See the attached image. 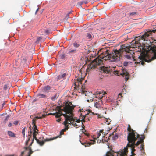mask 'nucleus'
<instances>
[{"label": "nucleus", "instance_id": "obj_1", "mask_svg": "<svg viewBox=\"0 0 156 156\" xmlns=\"http://www.w3.org/2000/svg\"><path fill=\"white\" fill-rule=\"evenodd\" d=\"M108 50H106L105 53H103L100 55L98 58H96L93 61L89 64L86 70V73L92 69H94L97 67L98 66L104 64V61L109 60L110 62H114L118 61L120 59V57L123 56L128 59H133L134 56L133 51L130 50L129 47L125 45H122L120 48L118 50H114L111 54H109Z\"/></svg>", "mask_w": 156, "mask_h": 156}, {"label": "nucleus", "instance_id": "obj_2", "mask_svg": "<svg viewBox=\"0 0 156 156\" xmlns=\"http://www.w3.org/2000/svg\"><path fill=\"white\" fill-rule=\"evenodd\" d=\"M156 32V29L145 32L141 36H139L136 37L134 40H133L130 43L129 47V48H138V51L141 52L138 57L139 59L140 60V62H135V63L140 64V63L141 62V64L144 65L145 64L144 62H150L151 61L156 59V46H154L151 48L150 50H152L153 53V56L151 59H147V58H148V56L145 51V49L142 46H141L140 43V40L147 41L148 37L151 35L152 32L155 33Z\"/></svg>", "mask_w": 156, "mask_h": 156}, {"label": "nucleus", "instance_id": "obj_3", "mask_svg": "<svg viewBox=\"0 0 156 156\" xmlns=\"http://www.w3.org/2000/svg\"><path fill=\"white\" fill-rule=\"evenodd\" d=\"M75 107V106L72 105L71 102H67L63 109L59 107L58 112L54 113L53 115H55V116L56 118H58L61 115H63L65 119V121L64 122V124L65 125H67V124H71L72 122H71L74 121V119L72 116H69L67 115H66V114L72 115L73 111Z\"/></svg>", "mask_w": 156, "mask_h": 156}, {"label": "nucleus", "instance_id": "obj_4", "mask_svg": "<svg viewBox=\"0 0 156 156\" xmlns=\"http://www.w3.org/2000/svg\"><path fill=\"white\" fill-rule=\"evenodd\" d=\"M127 130L129 133H128L127 139L128 141L131 142L133 140H134L136 138H138L140 136L139 134L131 128L130 126L128 124L127 128Z\"/></svg>", "mask_w": 156, "mask_h": 156}, {"label": "nucleus", "instance_id": "obj_5", "mask_svg": "<svg viewBox=\"0 0 156 156\" xmlns=\"http://www.w3.org/2000/svg\"><path fill=\"white\" fill-rule=\"evenodd\" d=\"M83 80V79L78 77L77 79V81L75 83V87L77 90L80 89L81 92L83 94L85 92H86V90L85 86L82 85V81Z\"/></svg>", "mask_w": 156, "mask_h": 156}, {"label": "nucleus", "instance_id": "obj_6", "mask_svg": "<svg viewBox=\"0 0 156 156\" xmlns=\"http://www.w3.org/2000/svg\"><path fill=\"white\" fill-rule=\"evenodd\" d=\"M114 73L115 74H117L118 76L122 75L123 77L125 76L126 81H127L129 78V74L127 71L126 69H124L121 72L118 71H115Z\"/></svg>", "mask_w": 156, "mask_h": 156}, {"label": "nucleus", "instance_id": "obj_7", "mask_svg": "<svg viewBox=\"0 0 156 156\" xmlns=\"http://www.w3.org/2000/svg\"><path fill=\"white\" fill-rule=\"evenodd\" d=\"M137 139V138H136L135 140H133V141H132L131 142L128 141V143L126 146L127 147H131V153L133 155H135V154L133 152L135 151V149H134L135 146H137L135 142Z\"/></svg>", "mask_w": 156, "mask_h": 156}, {"label": "nucleus", "instance_id": "obj_8", "mask_svg": "<svg viewBox=\"0 0 156 156\" xmlns=\"http://www.w3.org/2000/svg\"><path fill=\"white\" fill-rule=\"evenodd\" d=\"M58 136H57L56 137H54L53 138H51L49 139L46 138L45 139H44V141H41L39 140L38 139L36 138V140L37 143H38L40 146H43L45 142L49 141L51 140H52L54 139H56L58 138Z\"/></svg>", "mask_w": 156, "mask_h": 156}, {"label": "nucleus", "instance_id": "obj_9", "mask_svg": "<svg viewBox=\"0 0 156 156\" xmlns=\"http://www.w3.org/2000/svg\"><path fill=\"white\" fill-rule=\"evenodd\" d=\"M139 138L140 140L137 142L136 143V145L137 146H138L140 144H141L140 145V148L141 150H142L143 149V147L144 146V141L143 140L145 139V137L144 135H142L141 137H139Z\"/></svg>", "mask_w": 156, "mask_h": 156}, {"label": "nucleus", "instance_id": "obj_10", "mask_svg": "<svg viewBox=\"0 0 156 156\" xmlns=\"http://www.w3.org/2000/svg\"><path fill=\"white\" fill-rule=\"evenodd\" d=\"M101 69L104 72L108 73L111 71L112 69L109 66H103L100 67Z\"/></svg>", "mask_w": 156, "mask_h": 156}, {"label": "nucleus", "instance_id": "obj_11", "mask_svg": "<svg viewBox=\"0 0 156 156\" xmlns=\"http://www.w3.org/2000/svg\"><path fill=\"white\" fill-rule=\"evenodd\" d=\"M86 96H87V101L88 102H92L93 101L94 95L92 93H89Z\"/></svg>", "mask_w": 156, "mask_h": 156}, {"label": "nucleus", "instance_id": "obj_12", "mask_svg": "<svg viewBox=\"0 0 156 156\" xmlns=\"http://www.w3.org/2000/svg\"><path fill=\"white\" fill-rule=\"evenodd\" d=\"M32 129H33V139H35L36 140V139L37 138H36V135L37 134H38V130L37 129V127H36V126H35V127L34 128H32Z\"/></svg>", "mask_w": 156, "mask_h": 156}, {"label": "nucleus", "instance_id": "obj_13", "mask_svg": "<svg viewBox=\"0 0 156 156\" xmlns=\"http://www.w3.org/2000/svg\"><path fill=\"white\" fill-rule=\"evenodd\" d=\"M21 59L20 58H18L15 61V65L14 64V67L16 68H18L21 65Z\"/></svg>", "mask_w": 156, "mask_h": 156}, {"label": "nucleus", "instance_id": "obj_14", "mask_svg": "<svg viewBox=\"0 0 156 156\" xmlns=\"http://www.w3.org/2000/svg\"><path fill=\"white\" fill-rule=\"evenodd\" d=\"M66 73L61 74L60 75H59L58 76L57 80L59 81L61 80H64L66 78Z\"/></svg>", "mask_w": 156, "mask_h": 156}, {"label": "nucleus", "instance_id": "obj_15", "mask_svg": "<svg viewBox=\"0 0 156 156\" xmlns=\"http://www.w3.org/2000/svg\"><path fill=\"white\" fill-rule=\"evenodd\" d=\"M89 114V113H87L86 114V115L85 116H83L82 114H81L80 115V118L81 119V117H82V118H81L82 120H81L80 119L77 120L76 121V122L77 123H79L81 121L83 122H85V119L86 118V117L87 115H88Z\"/></svg>", "mask_w": 156, "mask_h": 156}, {"label": "nucleus", "instance_id": "obj_16", "mask_svg": "<svg viewBox=\"0 0 156 156\" xmlns=\"http://www.w3.org/2000/svg\"><path fill=\"white\" fill-rule=\"evenodd\" d=\"M102 104V102L101 101H98V102H97L94 104V106L97 108L98 109L100 108Z\"/></svg>", "mask_w": 156, "mask_h": 156}, {"label": "nucleus", "instance_id": "obj_17", "mask_svg": "<svg viewBox=\"0 0 156 156\" xmlns=\"http://www.w3.org/2000/svg\"><path fill=\"white\" fill-rule=\"evenodd\" d=\"M51 88V87L47 85L44 87L43 90L46 93H48L49 92Z\"/></svg>", "mask_w": 156, "mask_h": 156}, {"label": "nucleus", "instance_id": "obj_18", "mask_svg": "<svg viewBox=\"0 0 156 156\" xmlns=\"http://www.w3.org/2000/svg\"><path fill=\"white\" fill-rule=\"evenodd\" d=\"M25 149L26 150H27V149H28L29 150V151L28 153V156H30L31 154H32L33 152V151L32 150L31 147H25Z\"/></svg>", "mask_w": 156, "mask_h": 156}, {"label": "nucleus", "instance_id": "obj_19", "mask_svg": "<svg viewBox=\"0 0 156 156\" xmlns=\"http://www.w3.org/2000/svg\"><path fill=\"white\" fill-rule=\"evenodd\" d=\"M32 129H31L30 131V134H29L28 135V140L26 142V145H27L29 141H30V138L31 136V135L32 134Z\"/></svg>", "mask_w": 156, "mask_h": 156}, {"label": "nucleus", "instance_id": "obj_20", "mask_svg": "<svg viewBox=\"0 0 156 156\" xmlns=\"http://www.w3.org/2000/svg\"><path fill=\"white\" fill-rule=\"evenodd\" d=\"M138 14V12L136 11L134 12H130L129 13V15L131 16H133Z\"/></svg>", "mask_w": 156, "mask_h": 156}, {"label": "nucleus", "instance_id": "obj_21", "mask_svg": "<svg viewBox=\"0 0 156 156\" xmlns=\"http://www.w3.org/2000/svg\"><path fill=\"white\" fill-rule=\"evenodd\" d=\"M86 37L88 39L90 40H91L93 37V36L91 33H87L86 36Z\"/></svg>", "mask_w": 156, "mask_h": 156}, {"label": "nucleus", "instance_id": "obj_22", "mask_svg": "<svg viewBox=\"0 0 156 156\" xmlns=\"http://www.w3.org/2000/svg\"><path fill=\"white\" fill-rule=\"evenodd\" d=\"M81 144L82 145H84L85 147L89 146L92 144L91 143H88L87 142L81 143Z\"/></svg>", "mask_w": 156, "mask_h": 156}, {"label": "nucleus", "instance_id": "obj_23", "mask_svg": "<svg viewBox=\"0 0 156 156\" xmlns=\"http://www.w3.org/2000/svg\"><path fill=\"white\" fill-rule=\"evenodd\" d=\"M77 52L76 49H74L71 50L68 52V53L70 55H72V54H75Z\"/></svg>", "mask_w": 156, "mask_h": 156}, {"label": "nucleus", "instance_id": "obj_24", "mask_svg": "<svg viewBox=\"0 0 156 156\" xmlns=\"http://www.w3.org/2000/svg\"><path fill=\"white\" fill-rule=\"evenodd\" d=\"M110 137H112L113 140H115L118 138V135L116 134L114 135V134H112V135H111Z\"/></svg>", "mask_w": 156, "mask_h": 156}, {"label": "nucleus", "instance_id": "obj_25", "mask_svg": "<svg viewBox=\"0 0 156 156\" xmlns=\"http://www.w3.org/2000/svg\"><path fill=\"white\" fill-rule=\"evenodd\" d=\"M36 119L34 118L32 121V124L33 125L32 128H34V127H35V126H36V127H37V126L36 125Z\"/></svg>", "mask_w": 156, "mask_h": 156}, {"label": "nucleus", "instance_id": "obj_26", "mask_svg": "<svg viewBox=\"0 0 156 156\" xmlns=\"http://www.w3.org/2000/svg\"><path fill=\"white\" fill-rule=\"evenodd\" d=\"M38 96L39 98H45L46 97V95H45L41 94H38Z\"/></svg>", "mask_w": 156, "mask_h": 156}, {"label": "nucleus", "instance_id": "obj_27", "mask_svg": "<svg viewBox=\"0 0 156 156\" xmlns=\"http://www.w3.org/2000/svg\"><path fill=\"white\" fill-rule=\"evenodd\" d=\"M57 98V96L56 94H55V95H54V96H53V97H52L51 98V100L53 101H55V100Z\"/></svg>", "mask_w": 156, "mask_h": 156}, {"label": "nucleus", "instance_id": "obj_28", "mask_svg": "<svg viewBox=\"0 0 156 156\" xmlns=\"http://www.w3.org/2000/svg\"><path fill=\"white\" fill-rule=\"evenodd\" d=\"M105 137L104 136H103V138H102V141H103V142H107L108 141V140H109V138H107V137H106V139L105 140L104 139Z\"/></svg>", "mask_w": 156, "mask_h": 156}, {"label": "nucleus", "instance_id": "obj_29", "mask_svg": "<svg viewBox=\"0 0 156 156\" xmlns=\"http://www.w3.org/2000/svg\"><path fill=\"white\" fill-rule=\"evenodd\" d=\"M73 45L74 47L76 48H77L79 47V44L76 42L73 43Z\"/></svg>", "mask_w": 156, "mask_h": 156}, {"label": "nucleus", "instance_id": "obj_30", "mask_svg": "<svg viewBox=\"0 0 156 156\" xmlns=\"http://www.w3.org/2000/svg\"><path fill=\"white\" fill-rule=\"evenodd\" d=\"M26 128H24L22 130V133L24 137L25 136V132Z\"/></svg>", "mask_w": 156, "mask_h": 156}, {"label": "nucleus", "instance_id": "obj_31", "mask_svg": "<svg viewBox=\"0 0 156 156\" xmlns=\"http://www.w3.org/2000/svg\"><path fill=\"white\" fill-rule=\"evenodd\" d=\"M103 130H100V132L97 134V138H98L101 135V133H102L103 132Z\"/></svg>", "mask_w": 156, "mask_h": 156}, {"label": "nucleus", "instance_id": "obj_32", "mask_svg": "<svg viewBox=\"0 0 156 156\" xmlns=\"http://www.w3.org/2000/svg\"><path fill=\"white\" fill-rule=\"evenodd\" d=\"M9 118V116H7L4 119V122L5 123L6 122V121L8 120Z\"/></svg>", "mask_w": 156, "mask_h": 156}, {"label": "nucleus", "instance_id": "obj_33", "mask_svg": "<svg viewBox=\"0 0 156 156\" xmlns=\"http://www.w3.org/2000/svg\"><path fill=\"white\" fill-rule=\"evenodd\" d=\"M45 116V115H42V116H41V117H38V116H36L34 118L36 120L37 119H41L43 117H44Z\"/></svg>", "mask_w": 156, "mask_h": 156}, {"label": "nucleus", "instance_id": "obj_34", "mask_svg": "<svg viewBox=\"0 0 156 156\" xmlns=\"http://www.w3.org/2000/svg\"><path fill=\"white\" fill-rule=\"evenodd\" d=\"M10 137H15V134L12 132L10 131Z\"/></svg>", "mask_w": 156, "mask_h": 156}, {"label": "nucleus", "instance_id": "obj_35", "mask_svg": "<svg viewBox=\"0 0 156 156\" xmlns=\"http://www.w3.org/2000/svg\"><path fill=\"white\" fill-rule=\"evenodd\" d=\"M83 3H84V2L83 1L80 2H79L78 3L77 5L79 6H80Z\"/></svg>", "mask_w": 156, "mask_h": 156}, {"label": "nucleus", "instance_id": "obj_36", "mask_svg": "<svg viewBox=\"0 0 156 156\" xmlns=\"http://www.w3.org/2000/svg\"><path fill=\"white\" fill-rule=\"evenodd\" d=\"M71 124L74 126H77V125L74 122V120L73 121Z\"/></svg>", "mask_w": 156, "mask_h": 156}, {"label": "nucleus", "instance_id": "obj_37", "mask_svg": "<svg viewBox=\"0 0 156 156\" xmlns=\"http://www.w3.org/2000/svg\"><path fill=\"white\" fill-rule=\"evenodd\" d=\"M128 64V63L126 62H124L123 63V65L125 66H127Z\"/></svg>", "mask_w": 156, "mask_h": 156}, {"label": "nucleus", "instance_id": "obj_38", "mask_svg": "<svg viewBox=\"0 0 156 156\" xmlns=\"http://www.w3.org/2000/svg\"><path fill=\"white\" fill-rule=\"evenodd\" d=\"M65 126V127L64 129V130H64L66 131V130H67L69 128L68 126V125H66Z\"/></svg>", "mask_w": 156, "mask_h": 156}, {"label": "nucleus", "instance_id": "obj_39", "mask_svg": "<svg viewBox=\"0 0 156 156\" xmlns=\"http://www.w3.org/2000/svg\"><path fill=\"white\" fill-rule=\"evenodd\" d=\"M110 119H109L108 120V119H106V123H107V124H110V122L109 121L108 122V120H109Z\"/></svg>", "mask_w": 156, "mask_h": 156}, {"label": "nucleus", "instance_id": "obj_40", "mask_svg": "<svg viewBox=\"0 0 156 156\" xmlns=\"http://www.w3.org/2000/svg\"><path fill=\"white\" fill-rule=\"evenodd\" d=\"M61 116H60L59 117L57 120L56 121L58 122H60V121H61V118H59Z\"/></svg>", "mask_w": 156, "mask_h": 156}, {"label": "nucleus", "instance_id": "obj_41", "mask_svg": "<svg viewBox=\"0 0 156 156\" xmlns=\"http://www.w3.org/2000/svg\"><path fill=\"white\" fill-rule=\"evenodd\" d=\"M18 121H15L14 122H13V124L15 125H16L17 124H18Z\"/></svg>", "mask_w": 156, "mask_h": 156}, {"label": "nucleus", "instance_id": "obj_42", "mask_svg": "<svg viewBox=\"0 0 156 156\" xmlns=\"http://www.w3.org/2000/svg\"><path fill=\"white\" fill-rule=\"evenodd\" d=\"M9 86H7L6 85H5L4 86V89L5 90H6L7 89V87H8Z\"/></svg>", "mask_w": 156, "mask_h": 156}, {"label": "nucleus", "instance_id": "obj_43", "mask_svg": "<svg viewBox=\"0 0 156 156\" xmlns=\"http://www.w3.org/2000/svg\"><path fill=\"white\" fill-rule=\"evenodd\" d=\"M70 13V12L68 14L66 17V18H65V19H66V20H67L68 18H69V14Z\"/></svg>", "mask_w": 156, "mask_h": 156}, {"label": "nucleus", "instance_id": "obj_44", "mask_svg": "<svg viewBox=\"0 0 156 156\" xmlns=\"http://www.w3.org/2000/svg\"><path fill=\"white\" fill-rule=\"evenodd\" d=\"M41 39H42V38L41 37H39L37 38V41H40Z\"/></svg>", "mask_w": 156, "mask_h": 156}, {"label": "nucleus", "instance_id": "obj_45", "mask_svg": "<svg viewBox=\"0 0 156 156\" xmlns=\"http://www.w3.org/2000/svg\"><path fill=\"white\" fill-rule=\"evenodd\" d=\"M34 141V139H33L32 140V141L31 142V143L30 146L29 147H30V146H31L32 145V144H33V142Z\"/></svg>", "mask_w": 156, "mask_h": 156}, {"label": "nucleus", "instance_id": "obj_46", "mask_svg": "<svg viewBox=\"0 0 156 156\" xmlns=\"http://www.w3.org/2000/svg\"><path fill=\"white\" fill-rule=\"evenodd\" d=\"M118 97H119H119H120L121 98L122 97V95L121 93H119V94Z\"/></svg>", "mask_w": 156, "mask_h": 156}, {"label": "nucleus", "instance_id": "obj_47", "mask_svg": "<svg viewBox=\"0 0 156 156\" xmlns=\"http://www.w3.org/2000/svg\"><path fill=\"white\" fill-rule=\"evenodd\" d=\"M26 150H25V151H22L21 153V156H23V155L24 154V153L26 151Z\"/></svg>", "mask_w": 156, "mask_h": 156}, {"label": "nucleus", "instance_id": "obj_48", "mask_svg": "<svg viewBox=\"0 0 156 156\" xmlns=\"http://www.w3.org/2000/svg\"><path fill=\"white\" fill-rule=\"evenodd\" d=\"M98 118H101L102 117V116L101 115L98 114Z\"/></svg>", "mask_w": 156, "mask_h": 156}, {"label": "nucleus", "instance_id": "obj_49", "mask_svg": "<svg viewBox=\"0 0 156 156\" xmlns=\"http://www.w3.org/2000/svg\"><path fill=\"white\" fill-rule=\"evenodd\" d=\"M38 10H39V8H38V9L36 10V11L35 13V14H37V12L38 11Z\"/></svg>", "mask_w": 156, "mask_h": 156}, {"label": "nucleus", "instance_id": "obj_50", "mask_svg": "<svg viewBox=\"0 0 156 156\" xmlns=\"http://www.w3.org/2000/svg\"><path fill=\"white\" fill-rule=\"evenodd\" d=\"M60 133L61 135H63L64 134V132H62V131H61L60 132Z\"/></svg>", "mask_w": 156, "mask_h": 156}, {"label": "nucleus", "instance_id": "obj_51", "mask_svg": "<svg viewBox=\"0 0 156 156\" xmlns=\"http://www.w3.org/2000/svg\"><path fill=\"white\" fill-rule=\"evenodd\" d=\"M102 93H103L102 94L103 95L105 94H106L105 92L104 91H102Z\"/></svg>", "mask_w": 156, "mask_h": 156}, {"label": "nucleus", "instance_id": "obj_52", "mask_svg": "<svg viewBox=\"0 0 156 156\" xmlns=\"http://www.w3.org/2000/svg\"><path fill=\"white\" fill-rule=\"evenodd\" d=\"M90 113H91V115H93V114H94V112H91L90 111Z\"/></svg>", "mask_w": 156, "mask_h": 156}, {"label": "nucleus", "instance_id": "obj_53", "mask_svg": "<svg viewBox=\"0 0 156 156\" xmlns=\"http://www.w3.org/2000/svg\"><path fill=\"white\" fill-rule=\"evenodd\" d=\"M64 129H62L61 131H62V132H64V131H66V130H64Z\"/></svg>", "mask_w": 156, "mask_h": 156}, {"label": "nucleus", "instance_id": "obj_54", "mask_svg": "<svg viewBox=\"0 0 156 156\" xmlns=\"http://www.w3.org/2000/svg\"><path fill=\"white\" fill-rule=\"evenodd\" d=\"M8 134L10 136V131H8Z\"/></svg>", "mask_w": 156, "mask_h": 156}, {"label": "nucleus", "instance_id": "obj_55", "mask_svg": "<svg viewBox=\"0 0 156 156\" xmlns=\"http://www.w3.org/2000/svg\"><path fill=\"white\" fill-rule=\"evenodd\" d=\"M4 103H3V104H2V105H3H3H4Z\"/></svg>", "mask_w": 156, "mask_h": 156}, {"label": "nucleus", "instance_id": "obj_56", "mask_svg": "<svg viewBox=\"0 0 156 156\" xmlns=\"http://www.w3.org/2000/svg\"><path fill=\"white\" fill-rule=\"evenodd\" d=\"M10 125V123L8 124V126H9Z\"/></svg>", "mask_w": 156, "mask_h": 156}, {"label": "nucleus", "instance_id": "obj_57", "mask_svg": "<svg viewBox=\"0 0 156 156\" xmlns=\"http://www.w3.org/2000/svg\"><path fill=\"white\" fill-rule=\"evenodd\" d=\"M32 116H32V115H31L30 116V118H31V117H32Z\"/></svg>", "mask_w": 156, "mask_h": 156}, {"label": "nucleus", "instance_id": "obj_58", "mask_svg": "<svg viewBox=\"0 0 156 156\" xmlns=\"http://www.w3.org/2000/svg\"><path fill=\"white\" fill-rule=\"evenodd\" d=\"M99 94H101V92H99Z\"/></svg>", "mask_w": 156, "mask_h": 156}, {"label": "nucleus", "instance_id": "obj_59", "mask_svg": "<svg viewBox=\"0 0 156 156\" xmlns=\"http://www.w3.org/2000/svg\"><path fill=\"white\" fill-rule=\"evenodd\" d=\"M10 126H11V123H10Z\"/></svg>", "mask_w": 156, "mask_h": 156}, {"label": "nucleus", "instance_id": "obj_60", "mask_svg": "<svg viewBox=\"0 0 156 156\" xmlns=\"http://www.w3.org/2000/svg\"><path fill=\"white\" fill-rule=\"evenodd\" d=\"M8 38H9V37H8Z\"/></svg>", "mask_w": 156, "mask_h": 156}, {"label": "nucleus", "instance_id": "obj_61", "mask_svg": "<svg viewBox=\"0 0 156 156\" xmlns=\"http://www.w3.org/2000/svg\"><path fill=\"white\" fill-rule=\"evenodd\" d=\"M10 156H13V155H10Z\"/></svg>", "mask_w": 156, "mask_h": 156}, {"label": "nucleus", "instance_id": "obj_62", "mask_svg": "<svg viewBox=\"0 0 156 156\" xmlns=\"http://www.w3.org/2000/svg\"><path fill=\"white\" fill-rule=\"evenodd\" d=\"M101 98H100V100H101Z\"/></svg>", "mask_w": 156, "mask_h": 156}, {"label": "nucleus", "instance_id": "obj_63", "mask_svg": "<svg viewBox=\"0 0 156 156\" xmlns=\"http://www.w3.org/2000/svg\"><path fill=\"white\" fill-rule=\"evenodd\" d=\"M10 156V155H8V156Z\"/></svg>", "mask_w": 156, "mask_h": 156}]
</instances>
